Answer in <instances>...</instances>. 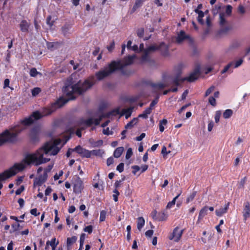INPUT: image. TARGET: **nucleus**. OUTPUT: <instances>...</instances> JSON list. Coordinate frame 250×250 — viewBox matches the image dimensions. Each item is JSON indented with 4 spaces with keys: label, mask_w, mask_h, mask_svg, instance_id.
I'll return each mask as SVG.
<instances>
[{
    "label": "nucleus",
    "mask_w": 250,
    "mask_h": 250,
    "mask_svg": "<svg viewBox=\"0 0 250 250\" xmlns=\"http://www.w3.org/2000/svg\"><path fill=\"white\" fill-rule=\"evenodd\" d=\"M46 243H47L48 245L51 246L52 250H55L57 245L59 243V242L58 241L56 244V238H54L51 240V241H48Z\"/></svg>",
    "instance_id": "nucleus-28"
},
{
    "label": "nucleus",
    "mask_w": 250,
    "mask_h": 250,
    "mask_svg": "<svg viewBox=\"0 0 250 250\" xmlns=\"http://www.w3.org/2000/svg\"><path fill=\"white\" fill-rule=\"evenodd\" d=\"M105 216H106V211L104 210H102L101 212L100 213V221L102 222L104 221L105 219Z\"/></svg>",
    "instance_id": "nucleus-51"
},
{
    "label": "nucleus",
    "mask_w": 250,
    "mask_h": 250,
    "mask_svg": "<svg viewBox=\"0 0 250 250\" xmlns=\"http://www.w3.org/2000/svg\"><path fill=\"white\" fill-rule=\"evenodd\" d=\"M145 50L146 51V52H148L149 54H150L155 52L156 50H159V47L158 45H153L149 46Z\"/></svg>",
    "instance_id": "nucleus-27"
},
{
    "label": "nucleus",
    "mask_w": 250,
    "mask_h": 250,
    "mask_svg": "<svg viewBox=\"0 0 250 250\" xmlns=\"http://www.w3.org/2000/svg\"><path fill=\"white\" fill-rule=\"evenodd\" d=\"M133 109V107H130L129 108H127V109H124L122 110L121 115H125V118L127 119L128 117H129L131 116Z\"/></svg>",
    "instance_id": "nucleus-21"
},
{
    "label": "nucleus",
    "mask_w": 250,
    "mask_h": 250,
    "mask_svg": "<svg viewBox=\"0 0 250 250\" xmlns=\"http://www.w3.org/2000/svg\"><path fill=\"white\" fill-rule=\"evenodd\" d=\"M145 0H136L135 3L133 7L132 11L134 12L137 8L141 6L143 2Z\"/></svg>",
    "instance_id": "nucleus-29"
},
{
    "label": "nucleus",
    "mask_w": 250,
    "mask_h": 250,
    "mask_svg": "<svg viewBox=\"0 0 250 250\" xmlns=\"http://www.w3.org/2000/svg\"><path fill=\"white\" fill-rule=\"evenodd\" d=\"M113 163H114V159L113 158V157H111L108 158L107 159L106 164L108 166H109L111 164H113Z\"/></svg>",
    "instance_id": "nucleus-61"
},
{
    "label": "nucleus",
    "mask_w": 250,
    "mask_h": 250,
    "mask_svg": "<svg viewBox=\"0 0 250 250\" xmlns=\"http://www.w3.org/2000/svg\"><path fill=\"white\" fill-rule=\"evenodd\" d=\"M225 14L221 13L219 14V24L221 26H224L228 24V21L226 20Z\"/></svg>",
    "instance_id": "nucleus-19"
},
{
    "label": "nucleus",
    "mask_w": 250,
    "mask_h": 250,
    "mask_svg": "<svg viewBox=\"0 0 250 250\" xmlns=\"http://www.w3.org/2000/svg\"><path fill=\"white\" fill-rule=\"evenodd\" d=\"M222 28L221 30V32L223 33H226L231 30V28L230 26L225 25L224 26H221Z\"/></svg>",
    "instance_id": "nucleus-43"
},
{
    "label": "nucleus",
    "mask_w": 250,
    "mask_h": 250,
    "mask_svg": "<svg viewBox=\"0 0 250 250\" xmlns=\"http://www.w3.org/2000/svg\"><path fill=\"white\" fill-rule=\"evenodd\" d=\"M131 168L134 169L132 171V173L134 175L136 174L137 171L140 169V167L138 166H133L131 167Z\"/></svg>",
    "instance_id": "nucleus-58"
},
{
    "label": "nucleus",
    "mask_w": 250,
    "mask_h": 250,
    "mask_svg": "<svg viewBox=\"0 0 250 250\" xmlns=\"http://www.w3.org/2000/svg\"><path fill=\"white\" fill-rule=\"evenodd\" d=\"M233 114V111L231 109H227L223 113V117L225 119L229 118Z\"/></svg>",
    "instance_id": "nucleus-30"
},
{
    "label": "nucleus",
    "mask_w": 250,
    "mask_h": 250,
    "mask_svg": "<svg viewBox=\"0 0 250 250\" xmlns=\"http://www.w3.org/2000/svg\"><path fill=\"white\" fill-rule=\"evenodd\" d=\"M215 89V87L213 85L211 86L209 88H208L206 93H205V96L207 97L208 95H209Z\"/></svg>",
    "instance_id": "nucleus-47"
},
{
    "label": "nucleus",
    "mask_w": 250,
    "mask_h": 250,
    "mask_svg": "<svg viewBox=\"0 0 250 250\" xmlns=\"http://www.w3.org/2000/svg\"><path fill=\"white\" fill-rule=\"evenodd\" d=\"M124 164L123 163H121L117 167L116 169L120 172H122L124 171Z\"/></svg>",
    "instance_id": "nucleus-52"
},
{
    "label": "nucleus",
    "mask_w": 250,
    "mask_h": 250,
    "mask_svg": "<svg viewBox=\"0 0 250 250\" xmlns=\"http://www.w3.org/2000/svg\"><path fill=\"white\" fill-rule=\"evenodd\" d=\"M243 62V59L241 58V59H239L238 61H237L235 62V65H234V68L238 67L242 64Z\"/></svg>",
    "instance_id": "nucleus-55"
},
{
    "label": "nucleus",
    "mask_w": 250,
    "mask_h": 250,
    "mask_svg": "<svg viewBox=\"0 0 250 250\" xmlns=\"http://www.w3.org/2000/svg\"><path fill=\"white\" fill-rule=\"evenodd\" d=\"M238 12L241 14H244L245 13L244 7L242 5H239L238 7Z\"/></svg>",
    "instance_id": "nucleus-54"
},
{
    "label": "nucleus",
    "mask_w": 250,
    "mask_h": 250,
    "mask_svg": "<svg viewBox=\"0 0 250 250\" xmlns=\"http://www.w3.org/2000/svg\"><path fill=\"white\" fill-rule=\"evenodd\" d=\"M144 33V30L143 28L138 29V30L137 31V36L140 38H141L143 36Z\"/></svg>",
    "instance_id": "nucleus-53"
},
{
    "label": "nucleus",
    "mask_w": 250,
    "mask_h": 250,
    "mask_svg": "<svg viewBox=\"0 0 250 250\" xmlns=\"http://www.w3.org/2000/svg\"><path fill=\"white\" fill-rule=\"evenodd\" d=\"M77 240V237L75 236H72V237L67 238V246L69 247L72 244L74 243Z\"/></svg>",
    "instance_id": "nucleus-31"
},
{
    "label": "nucleus",
    "mask_w": 250,
    "mask_h": 250,
    "mask_svg": "<svg viewBox=\"0 0 250 250\" xmlns=\"http://www.w3.org/2000/svg\"><path fill=\"white\" fill-rule=\"evenodd\" d=\"M23 129L20 126H15L10 130H5L0 134V146L6 143H14L17 140L18 134Z\"/></svg>",
    "instance_id": "nucleus-4"
},
{
    "label": "nucleus",
    "mask_w": 250,
    "mask_h": 250,
    "mask_svg": "<svg viewBox=\"0 0 250 250\" xmlns=\"http://www.w3.org/2000/svg\"><path fill=\"white\" fill-rule=\"evenodd\" d=\"M95 83V77L90 76L88 79L84 81L80 80L77 83H75L72 77H69L66 80L65 86L63 87L64 94L67 96V99L61 97L57 101L53 103L49 107L44 108L41 114L39 111L33 112L29 118L23 120L22 124L24 125H29L32 124L34 120L40 119L44 116H47L54 112L57 109L61 107L68 101L75 99L74 94L83 95L87 90L90 89Z\"/></svg>",
    "instance_id": "nucleus-1"
},
{
    "label": "nucleus",
    "mask_w": 250,
    "mask_h": 250,
    "mask_svg": "<svg viewBox=\"0 0 250 250\" xmlns=\"http://www.w3.org/2000/svg\"><path fill=\"white\" fill-rule=\"evenodd\" d=\"M150 85L153 88V92H157L158 90L163 89L167 86V84L162 83H151Z\"/></svg>",
    "instance_id": "nucleus-11"
},
{
    "label": "nucleus",
    "mask_w": 250,
    "mask_h": 250,
    "mask_svg": "<svg viewBox=\"0 0 250 250\" xmlns=\"http://www.w3.org/2000/svg\"><path fill=\"white\" fill-rule=\"evenodd\" d=\"M149 53L146 52V51L145 50L142 57H141V60L143 62H146L149 59Z\"/></svg>",
    "instance_id": "nucleus-36"
},
{
    "label": "nucleus",
    "mask_w": 250,
    "mask_h": 250,
    "mask_svg": "<svg viewBox=\"0 0 250 250\" xmlns=\"http://www.w3.org/2000/svg\"><path fill=\"white\" fill-rule=\"evenodd\" d=\"M153 233V230L152 229L146 231L145 233V235L147 237H151Z\"/></svg>",
    "instance_id": "nucleus-62"
},
{
    "label": "nucleus",
    "mask_w": 250,
    "mask_h": 250,
    "mask_svg": "<svg viewBox=\"0 0 250 250\" xmlns=\"http://www.w3.org/2000/svg\"><path fill=\"white\" fill-rule=\"evenodd\" d=\"M47 171H44L42 175H40L38 178L34 181V185L41 186L42 183L45 182L47 178Z\"/></svg>",
    "instance_id": "nucleus-12"
},
{
    "label": "nucleus",
    "mask_w": 250,
    "mask_h": 250,
    "mask_svg": "<svg viewBox=\"0 0 250 250\" xmlns=\"http://www.w3.org/2000/svg\"><path fill=\"white\" fill-rule=\"evenodd\" d=\"M161 153L162 154H163V157L164 158L166 157V156L168 154H169L170 153V151H167V148L165 146H163V148H162V151H161Z\"/></svg>",
    "instance_id": "nucleus-44"
},
{
    "label": "nucleus",
    "mask_w": 250,
    "mask_h": 250,
    "mask_svg": "<svg viewBox=\"0 0 250 250\" xmlns=\"http://www.w3.org/2000/svg\"><path fill=\"white\" fill-rule=\"evenodd\" d=\"M38 74L41 75V73L38 72L36 68H33L30 71V75L31 77H35Z\"/></svg>",
    "instance_id": "nucleus-38"
},
{
    "label": "nucleus",
    "mask_w": 250,
    "mask_h": 250,
    "mask_svg": "<svg viewBox=\"0 0 250 250\" xmlns=\"http://www.w3.org/2000/svg\"><path fill=\"white\" fill-rule=\"evenodd\" d=\"M159 50H160L162 52L163 55L167 56L168 55V46L164 42H161L159 45H158Z\"/></svg>",
    "instance_id": "nucleus-15"
},
{
    "label": "nucleus",
    "mask_w": 250,
    "mask_h": 250,
    "mask_svg": "<svg viewBox=\"0 0 250 250\" xmlns=\"http://www.w3.org/2000/svg\"><path fill=\"white\" fill-rule=\"evenodd\" d=\"M151 217L154 220H158V215H157V211L154 210H153L151 214Z\"/></svg>",
    "instance_id": "nucleus-60"
},
{
    "label": "nucleus",
    "mask_w": 250,
    "mask_h": 250,
    "mask_svg": "<svg viewBox=\"0 0 250 250\" xmlns=\"http://www.w3.org/2000/svg\"><path fill=\"white\" fill-rule=\"evenodd\" d=\"M244 219L246 221L250 217V205L249 202H246L243 211Z\"/></svg>",
    "instance_id": "nucleus-13"
},
{
    "label": "nucleus",
    "mask_w": 250,
    "mask_h": 250,
    "mask_svg": "<svg viewBox=\"0 0 250 250\" xmlns=\"http://www.w3.org/2000/svg\"><path fill=\"white\" fill-rule=\"evenodd\" d=\"M239 46V44L238 42H234L232 43L226 50L227 53L233 52L234 50L237 49Z\"/></svg>",
    "instance_id": "nucleus-20"
},
{
    "label": "nucleus",
    "mask_w": 250,
    "mask_h": 250,
    "mask_svg": "<svg viewBox=\"0 0 250 250\" xmlns=\"http://www.w3.org/2000/svg\"><path fill=\"white\" fill-rule=\"evenodd\" d=\"M184 230L179 229L178 227H176L172 233L169 236L170 240H173L174 242H178L181 239Z\"/></svg>",
    "instance_id": "nucleus-8"
},
{
    "label": "nucleus",
    "mask_w": 250,
    "mask_h": 250,
    "mask_svg": "<svg viewBox=\"0 0 250 250\" xmlns=\"http://www.w3.org/2000/svg\"><path fill=\"white\" fill-rule=\"evenodd\" d=\"M138 119L137 118H134L132 121L129 122L125 126V128L126 129L131 128H132L134 125H135L138 122Z\"/></svg>",
    "instance_id": "nucleus-25"
},
{
    "label": "nucleus",
    "mask_w": 250,
    "mask_h": 250,
    "mask_svg": "<svg viewBox=\"0 0 250 250\" xmlns=\"http://www.w3.org/2000/svg\"><path fill=\"white\" fill-rule=\"evenodd\" d=\"M113 112L114 111H111L103 114L99 117V119H93L92 118L86 120L81 119L79 121L78 125L79 126H81V129H84L86 127L90 126L93 124L96 125H98L103 118L109 117L110 115L113 114Z\"/></svg>",
    "instance_id": "nucleus-6"
},
{
    "label": "nucleus",
    "mask_w": 250,
    "mask_h": 250,
    "mask_svg": "<svg viewBox=\"0 0 250 250\" xmlns=\"http://www.w3.org/2000/svg\"><path fill=\"white\" fill-rule=\"evenodd\" d=\"M29 26L30 24L25 20H22L20 24L21 30L23 32H28Z\"/></svg>",
    "instance_id": "nucleus-16"
},
{
    "label": "nucleus",
    "mask_w": 250,
    "mask_h": 250,
    "mask_svg": "<svg viewBox=\"0 0 250 250\" xmlns=\"http://www.w3.org/2000/svg\"><path fill=\"white\" fill-rule=\"evenodd\" d=\"M167 215L164 212H160L158 214V221H163L166 220Z\"/></svg>",
    "instance_id": "nucleus-33"
},
{
    "label": "nucleus",
    "mask_w": 250,
    "mask_h": 250,
    "mask_svg": "<svg viewBox=\"0 0 250 250\" xmlns=\"http://www.w3.org/2000/svg\"><path fill=\"white\" fill-rule=\"evenodd\" d=\"M74 133V130L70 128L68 129L66 132V135L65 136V142H64L63 144L66 143V142L70 138L71 134H73Z\"/></svg>",
    "instance_id": "nucleus-35"
},
{
    "label": "nucleus",
    "mask_w": 250,
    "mask_h": 250,
    "mask_svg": "<svg viewBox=\"0 0 250 250\" xmlns=\"http://www.w3.org/2000/svg\"><path fill=\"white\" fill-rule=\"evenodd\" d=\"M137 229L141 230L143 226H144L145 221L143 217H139L137 219Z\"/></svg>",
    "instance_id": "nucleus-23"
},
{
    "label": "nucleus",
    "mask_w": 250,
    "mask_h": 250,
    "mask_svg": "<svg viewBox=\"0 0 250 250\" xmlns=\"http://www.w3.org/2000/svg\"><path fill=\"white\" fill-rule=\"evenodd\" d=\"M104 151L102 149H95L90 151V156L92 155H95L96 156L102 157V155L104 153Z\"/></svg>",
    "instance_id": "nucleus-24"
},
{
    "label": "nucleus",
    "mask_w": 250,
    "mask_h": 250,
    "mask_svg": "<svg viewBox=\"0 0 250 250\" xmlns=\"http://www.w3.org/2000/svg\"><path fill=\"white\" fill-rule=\"evenodd\" d=\"M114 46H115V43H114V42L113 41L110 45L108 46L107 47V48L108 49V50L110 52L112 51L113 49L114 48Z\"/></svg>",
    "instance_id": "nucleus-63"
},
{
    "label": "nucleus",
    "mask_w": 250,
    "mask_h": 250,
    "mask_svg": "<svg viewBox=\"0 0 250 250\" xmlns=\"http://www.w3.org/2000/svg\"><path fill=\"white\" fill-rule=\"evenodd\" d=\"M181 70H178L173 79L172 83L176 86H178L180 84V82L182 83L185 81H188L189 82H193L197 80L200 75V67L197 66L193 71L191 73L189 77L182 78H181Z\"/></svg>",
    "instance_id": "nucleus-5"
},
{
    "label": "nucleus",
    "mask_w": 250,
    "mask_h": 250,
    "mask_svg": "<svg viewBox=\"0 0 250 250\" xmlns=\"http://www.w3.org/2000/svg\"><path fill=\"white\" fill-rule=\"evenodd\" d=\"M151 112L150 108H146L142 114H141L139 115V117L143 118L145 119H146L148 117V115L150 114Z\"/></svg>",
    "instance_id": "nucleus-26"
},
{
    "label": "nucleus",
    "mask_w": 250,
    "mask_h": 250,
    "mask_svg": "<svg viewBox=\"0 0 250 250\" xmlns=\"http://www.w3.org/2000/svg\"><path fill=\"white\" fill-rule=\"evenodd\" d=\"M73 189L74 192L76 193H80L81 192L83 188V182L79 177H75L74 178Z\"/></svg>",
    "instance_id": "nucleus-9"
},
{
    "label": "nucleus",
    "mask_w": 250,
    "mask_h": 250,
    "mask_svg": "<svg viewBox=\"0 0 250 250\" xmlns=\"http://www.w3.org/2000/svg\"><path fill=\"white\" fill-rule=\"evenodd\" d=\"M136 56L135 55H129L123 60L111 61L95 73L97 80L99 81H102L110 77L118 70H122V73L123 74H126L123 69L132 64Z\"/></svg>",
    "instance_id": "nucleus-3"
},
{
    "label": "nucleus",
    "mask_w": 250,
    "mask_h": 250,
    "mask_svg": "<svg viewBox=\"0 0 250 250\" xmlns=\"http://www.w3.org/2000/svg\"><path fill=\"white\" fill-rule=\"evenodd\" d=\"M140 98V96L139 95H136V96L131 97L129 99V102H130L131 103L135 102L137 101Z\"/></svg>",
    "instance_id": "nucleus-56"
},
{
    "label": "nucleus",
    "mask_w": 250,
    "mask_h": 250,
    "mask_svg": "<svg viewBox=\"0 0 250 250\" xmlns=\"http://www.w3.org/2000/svg\"><path fill=\"white\" fill-rule=\"evenodd\" d=\"M229 205V202H228L227 205H226L225 208H220L218 209H216L215 210L216 215L218 216H221L223 214L226 213Z\"/></svg>",
    "instance_id": "nucleus-17"
},
{
    "label": "nucleus",
    "mask_w": 250,
    "mask_h": 250,
    "mask_svg": "<svg viewBox=\"0 0 250 250\" xmlns=\"http://www.w3.org/2000/svg\"><path fill=\"white\" fill-rule=\"evenodd\" d=\"M41 92V89L39 87H36L32 89V94L33 96H35Z\"/></svg>",
    "instance_id": "nucleus-46"
},
{
    "label": "nucleus",
    "mask_w": 250,
    "mask_h": 250,
    "mask_svg": "<svg viewBox=\"0 0 250 250\" xmlns=\"http://www.w3.org/2000/svg\"><path fill=\"white\" fill-rule=\"evenodd\" d=\"M221 115V112L220 110L217 111L215 112V121L216 123H218L219 122L220 118Z\"/></svg>",
    "instance_id": "nucleus-42"
},
{
    "label": "nucleus",
    "mask_w": 250,
    "mask_h": 250,
    "mask_svg": "<svg viewBox=\"0 0 250 250\" xmlns=\"http://www.w3.org/2000/svg\"><path fill=\"white\" fill-rule=\"evenodd\" d=\"M208 209V207L205 206L200 210L199 214L198 219L197 222L198 224H199L200 220L207 214Z\"/></svg>",
    "instance_id": "nucleus-18"
},
{
    "label": "nucleus",
    "mask_w": 250,
    "mask_h": 250,
    "mask_svg": "<svg viewBox=\"0 0 250 250\" xmlns=\"http://www.w3.org/2000/svg\"><path fill=\"white\" fill-rule=\"evenodd\" d=\"M209 104L213 106H215L216 104V100L213 97H210L208 99Z\"/></svg>",
    "instance_id": "nucleus-49"
},
{
    "label": "nucleus",
    "mask_w": 250,
    "mask_h": 250,
    "mask_svg": "<svg viewBox=\"0 0 250 250\" xmlns=\"http://www.w3.org/2000/svg\"><path fill=\"white\" fill-rule=\"evenodd\" d=\"M196 192H193L187 199V203H188L189 202L192 201L196 196Z\"/></svg>",
    "instance_id": "nucleus-41"
},
{
    "label": "nucleus",
    "mask_w": 250,
    "mask_h": 250,
    "mask_svg": "<svg viewBox=\"0 0 250 250\" xmlns=\"http://www.w3.org/2000/svg\"><path fill=\"white\" fill-rule=\"evenodd\" d=\"M71 26L69 24L63 25L61 28V33L64 37L68 36L70 34Z\"/></svg>",
    "instance_id": "nucleus-14"
},
{
    "label": "nucleus",
    "mask_w": 250,
    "mask_h": 250,
    "mask_svg": "<svg viewBox=\"0 0 250 250\" xmlns=\"http://www.w3.org/2000/svg\"><path fill=\"white\" fill-rule=\"evenodd\" d=\"M181 193H179L178 195H177L173 200L171 202H169L168 203L167 206V208H170L172 206L174 205L175 204V201L176 199L178 198V197L180 195Z\"/></svg>",
    "instance_id": "nucleus-37"
},
{
    "label": "nucleus",
    "mask_w": 250,
    "mask_h": 250,
    "mask_svg": "<svg viewBox=\"0 0 250 250\" xmlns=\"http://www.w3.org/2000/svg\"><path fill=\"white\" fill-rule=\"evenodd\" d=\"M214 125V123L212 121H210L208 124V131H211L212 130Z\"/></svg>",
    "instance_id": "nucleus-59"
},
{
    "label": "nucleus",
    "mask_w": 250,
    "mask_h": 250,
    "mask_svg": "<svg viewBox=\"0 0 250 250\" xmlns=\"http://www.w3.org/2000/svg\"><path fill=\"white\" fill-rule=\"evenodd\" d=\"M132 149L131 148H128L127 150V151H126L125 158L126 159H129L131 157V156H132Z\"/></svg>",
    "instance_id": "nucleus-48"
},
{
    "label": "nucleus",
    "mask_w": 250,
    "mask_h": 250,
    "mask_svg": "<svg viewBox=\"0 0 250 250\" xmlns=\"http://www.w3.org/2000/svg\"><path fill=\"white\" fill-rule=\"evenodd\" d=\"M51 19H52V17L51 16H48L46 19V23L48 25H49L50 28L52 27V26L53 25L55 21L56 20V19H53V20H51Z\"/></svg>",
    "instance_id": "nucleus-34"
},
{
    "label": "nucleus",
    "mask_w": 250,
    "mask_h": 250,
    "mask_svg": "<svg viewBox=\"0 0 250 250\" xmlns=\"http://www.w3.org/2000/svg\"><path fill=\"white\" fill-rule=\"evenodd\" d=\"M233 64V62H230L228 63L224 68V69L221 71L222 74H224L228 71L229 68L232 66Z\"/></svg>",
    "instance_id": "nucleus-45"
},
{
    "label": "nucleus",
    "mask_w": 250,
    "mask_h": 250,
    "mask_svg": "<svg viewBox=\"0 0 250 250\" xmlns=\"http://www.w3.org/2000/svg\"><path fill=\"white\" fill-rule=\"evenodd\" d=\"M175 38L176 42L178 44L182 43L185 40H187L190 44H192L193 42L192 39L189 35H187L185 32L183 30H181L177 34V36Z\"/></svg>",
    "instance_id": "nucleus-7"
},
{
    "label": "nucleus",
    "mask_w": 250,
    "mask_h": 250,
    "mask_svg": "<svg viewBox=\"0 0 250 250\" xmlns=\"http://www.w3.org/2000/svg\"><path fill=\"white\" fill-rule=\"evenodd\" d=\"M60 139L53 142H46L38 149L36 152L27 154L24 159V163L27 165L34 164L37 166L50 161V159L46 157L50 155H55L60 151V147L58 146L61 143Z\"/></svg>",
    "instance_id": "nucleus-2"
},
{
    "label": "nucleus",
    "mask_w": 250,
    "mask_h": 250,
    "mask_svg": "<svg viewBox=\"0 0 250 250\" xmlns=\"http://www.w3.org/2000/svg\"><path fill=\"white\" fill-rule=\"evenodd\" d=\"M167 123V119H163L160 121L159 123V129L161 132H163L164 130V125H166Z\"/></svg>",
    "instance_id": "nucleus-32"
},
{
    "label": "nucleus",
    "mask_w": 250,
    "mask_h": 250,
    "mask_svg": "<svg viewBox=\"0 0 250 250\" xmlns=\"http://www.w3.org/2000/svg\"><path fill=\"white\" fill-rule=\"evenodd\" d=\"M76 152L79 154L82 157L85 158L90 157V151L82 148L80 146L75 147Z\"/></svg>",
    "instance_id": "nucleus-10"
},
{
    "label": "nucleus",
    "mask_w": 250,
    "mask_h": 250,
    "mask_svg": "<svg viewBox=\"0 0 250 250\" xmlns=\"http://www.w3.org/2000/svg\"><path fill=\"white\" fill-rule=\"evenodd\" d=\"M159 98V95H158L156 96V97L155 98V99L154 100H153L152 101V102L151 103L150 106L148 107V108H150L151 111H152L153 107L154 106L157 104V103L158 102Z\"/></svg>",
    "instance_id": "nucleus-39"
},
{
    "label": "nucleus",
    "mask_w": 250,
    "mask_h": 250,
    "mask_svg": "<svg viewBox=\"0 0 250 250\" xmlns=\"http://www.w3.org/2000/svg\"><path fill=\"white\" fill-rule=\"evenodd\" d=\"M92 230H93V227L91 225L85 227L83 229V230L85 232H87L89 234L92 233Z\"/></svg>",
    "instance_id": "nucleus-50"
},
{
    "label": "nucleus",
    "mask_w": 250,
    "mask_h": 250,
    "mask_svg": "<svg viewBox=\"0 0 250 250\" xmlns=\"http://www.w3.org/2000/svg\"><path fill=\"white\" fill-rule=\"evenodd\" d=\"M204 17V12H200V14L198 15V18H197V21L199 22V23H200L202 25H203L204 24V21L203 20V18Z\"/></svg>",
    "instance_id": "nucleus-40"
},
{
    "label": "nucleus",
    "mask_w": 250,
    "mask_h": 250,
    "mask_svg": "<svg viewBox=\"0 0 250 250\" xmlns=\"http://www.w3.org/2000/svg\"><path fill=\"white\" fill-rule=\"evenodd\" d=\"M24 189V188L23 186H21L20 188H18L16 191V194L17 195H20Z\"/></svg>",
    "instance_id": "nucleus-64"
},
{
    "label": "nucleus",
    "mask_w": 250,
    "mask_h": 250,
    "mask_svg": "<svg viewBox=\"0 0 250 250\" xmlns=\"http://www.w3.org/2000/svg\"><path fill=\"white\" fill-rule=\"evenodd\" d=\"M232 7L231 5H228L227 6L226 13L228 15H230L231 13Z\"/></svg>",
    "instance_id": "nucleus-57"
},
{
    "label": "nucleus",
    "mask_w": 250,
    "mask_h": 250,
    "mask_svg": "<svg viewBox=\"0 0 250 250\" xmlns=\"http://www.w3.org/2000/svg\"><path fill=\"white\" fill-rule=\"evenodd\" d=\"M124 150L123 147H117L114 152L113 155L115 158H119Z\"/></svg>",
    "instance_id": "nucleus-22"
}]
</instances>
